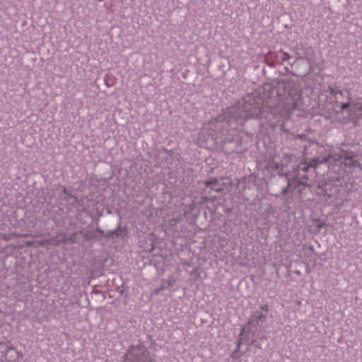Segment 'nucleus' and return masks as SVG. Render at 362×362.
Here are the masks:
<instances>
[{
  "label": "nucleus",
  "instance_id": "nucleus-11",
  "mask_svg": "<svg viewBox=\"0 0 362 362\" xmlns=\"http://www.w3.org/2000/svg\"><path fill=\"white\" fill-rule=\"evenodd\" d=\"M105 231L100 228L99 227L96 228L93 230H88V231H83V239L87 241H92V240H97L100 241L102 238H104Z\"/></svg>",
  "mask_w": 362,
  "mask_h": 362
},
{
  "label": "nucleus",
  "instance_id": "nucleus-18",
  "mask_svg": "<svg viewBox=\"0 0 362 362\" xmlns=\"http://www.w3.org/2000/svg\"><path fill=\"white\" fill-rule=\"evenodd\" d=\"M250 340V334L244 332H240L238 339L236 342V345L241 346L242 344L247 342Z\"/></svg>",
  "mask_w": 362,
  "mask_h": 362
},
{
  "label": "nucleus",
  "instance_id": "nucleus-21",
  "mask_svg": "<svg viewBox=\"0 0 362 362\" xmlns=\"http://www.w3.org/2000/svg\"><path fill=\"white\" fill-rule=\"evenodd\" d=\"M116 78L112 74H106L104 78L105 85L107 87H112L116 83Z\"/></svg>",
  "mask_w": 362,
  "mask_h": 362
},
{
  "label": "nucleus",
  "instance_id": "nucleus-42",
  "mask_svg": "<svg viewBox=\"0 0 362 362\" xmlns=\"http://www.w3.org/2000/svg\"><path fill=\"white\" fill-rule=\"evenodd\" d=\"M346 95H345L344 94V96H343V97H346V98L348 99V93H347V92H346Z\"/></svg>",
  "mask_w": 362,
  "mask_h": 362
},
{
  "label": "nucleus",
  "instance_id": "nucleus-30",
  "mask_svg": "<svg viewBox=\"0 0 362 362\" xmlns=\"http://www.w3.org/2000/svg\"><path fill=\"white\" fill-rule=\"evenodd\" d=\"M320 160H322V163H329L330 162L331 159L332 158V156L329 154L320 156Z\"/></svg>",
  "mask_w": 362,
  "mask_h": 362
},
{
  "label": "nucleus",
  "instance_id": "nucleus-41",
  "mask_svg": "<svg viewBox=\"0 0 362 362\" xmlns=\"http://www.w3.org/2000/svg\"><path fill=\"white\" fill-rule=\"evenodd\" d=\"M302 177H303V179H305V180H308V177H307V175H303Z\"/></svg>",
  "mask_w": 362,
  "mask_h": 362
},
{
  "label": "nucleus",
  "instance_id": "nucleus-44",
  "mask_svg": "<svg viewBox=\"0 0 362 362\" xmlns=\"http://www.w3.org/2000/svg\"><path fill=\"white\" fill-rule=\"evenodd\" d=\"M2 238H3V239H4V240H8V238H6L5 237V235H4Z\"/></svg>",
  "mask_w": 362,
  "mask_h": 362
},
{
  "label": "nucleus",
  "instance_id": "nucleus-19",
  "mask_svg": "<svg viewBox=\"0 0 362 362\" xmlns=\"http://www.w3.org/2000/svg\"><path fill=\"white\" fill-rule=\"evenodd\" d=\"M245 351H241L240 346H238V345H236L235 350L233 351L230 354V358H232L233 360L238 361L245 353Z\"/></svg>",
  "mask_w": 362,
  "mask_h": 362
},
{
  "label": "nucleus",
  "instance_id": "nucleus-7",
  "mask_svg": "<svg viewBox=\"0 0 362 362\" xmlns=\"http://www.w3.org/2000/svg\"><path fill=\"white\" fill-rule=\"evenodd\" d=\"M284 177L287 181V185L282 187L281 194L282 195H286L288 192H293L296 185H303V182L300 180L298 175H293L289 174H284Z\"/></svg>",
  "mask_w": 362,
  "mask_h": 362
},
{
  "label": "nucleus",
  "instance_id": "nucleus-16",
  "mask_svg": "<svg viewBox=\"0 0 362 362\" xmlns=\"http://www.w3.org/2000/svg\"><path fill=\"white\" fill-rule=\"evenodd\" d=\"M175 283V279H168L167 281H165L164 283H163L158 288H156L154 290V293L155 294H158L161 291L168 288V287H170L172 286Z\"/></svg>",
  "mask_w": 362,
  "mask_h": 362
},
{
  "label": "nucleus",
  "instance_id": "nucleus-6",
  "mask_svg": "<svg viewBox=\"0 0 362 362\" xmlns=\"http://www.w3.org/2000/svg\"><path fill=\"white\" fill-rule=\"evenodd\" d=\"M204 188L202 189V192L204 194L211 195L212 192H222L223 191L224 184L221 182L216 177H211L206 180L203 181Z\"/></svg>",
  "mask_w": 362,
  "mask_h": 362
},
{
  "label": "nucleus",
  "instance_id": "nucleus-43",
  "mask_svg": "<svg viewBox=\"0 0 362 362\" xmlns=\"http://www.w3.org/2000/svg\"><path fill=\"white\" fill-rule=\"evenodd\" d=\"M310 250H312V251H313V250H314L313 247V246H310Z\"/></svg>",
  "mask_w": 362,
  "mask_h": 362
},
{
  "label": "nucleus",
  "instance_id": "nucleus-27",
  "mask_svg": "<svg viewBox=\"0 0 362 362\" xmlns=\"http://www.w3.org/2000/svg\"><path fill=\"white\" fill-rule=\"evenodd\" d=\"M156 239L157 238L155 237V235L153 234H151L148 237V240L150 241V245H151V248L149 249L150 252L153 251L155 249L156 243Z\"/></svg>",
  "mask_w": 362,
  "mask_h": 362
},
{
  "label": "nucleus",
  "instance_id": "nucleus-38",
  "mask_svg": "<svg viewBox=\"0 0 362 362\" xmlns=\"http://www.w3.org/2000/svg\"><path fill=\"white\" fill-rule=\"evenodd\" d=\"M7 356L10 358H12L14 362H18L16 360H15V358H16V355L14 354V352H11V354H7ZM20 360L21 359H18V362H20Z\"/></svg>",
  "mask_w": 362,
  "mask_h": 362
},
{
  "label": "nucleus",
  "instance_id": "nucleus-25",
  "mask_svg": "<svg viewBox=\"0 0 362 362\" xmlns=\"http://www.w3.org/2000/svg\"><path fill=\"white\" fill-rule=\"evenodd\" d=\"M309 163L311 165L312 168H314V169L316 167H317L320 164L322 163V160H320V156L318 157L312 158Z\"/></svg>",
  "mask_w": 362,
  "mask_h": 362
},
{
  "label": "nucleus",
  "instance_id": "nucleus-39",
  "mask_svg": "<svg viewBox=\"0 0 362 362\" xmlns=\"http://www.w3.org/2000/svg\"><path fill=\"white\" fill-rule=\"evenodd\" d=\"M297 137L300 139L305 140L306 139V135L304 134H298Z\"/></svg>",
  "mask_w": 362,
  "mask_h": 362
},
{
  "label": "nucleus",
  "instance_id": "nucleus-28",
  "mask_svg": "<svg viewBox=\"0 0 362 362\" xmlns=\"http://www.w3.org/2000/svg\"><path fill=\"white\" fill-rule=\"evenodd\" d=\"M329 92L333 96H336L337 95H339V94L341 95V96H344L343 91H341V90H339V89H335L330 86L329 87Z\"/></svg>",
  "mask_w": 362,
  "mask_h": 362
},
{
  "label": "nucleus",
  "instance_id": "nucleus-2",
  "mask_svg": "<svg viewBox=\"0 0 362 362\" xmlns=\"http://www.w3.org/2000/svg\"><path fill=\"white\" fill-rule=\"evenodd\" d=\"M300 97V90L293 83L286 81H276L274 83H265L255 95H249L247 98H251V102L258 103L261 109L264 110V118L269 114V107L264 103H279L284 102L293 103Z\"/></svg>",
  "mask_w": 362,
  "mask_h": 362
},
{
  "label": "nucleus",
  "instance_id": "nucleus-8",
  "mask_svg": "<svg viewBox=\"0 0 362 362\" xmlns=\"http://www.w3.org/2000/svg\"><path fill=\"white\" fill-rule=\"evenodd\" d=\"M294 49L296 50V54L297 55L296 60L306 59L309 61V59L312 57L315 53L311 47L301 42L297 43Z\"/></svg>",
  "mask_w": 362,
  "mask_h": 362
},
{
  "label": "nucleus",
  "instance_id": "nucleus-24",
  "mask_svg": "<svg viewBox=\"0 0 362 362\" xmlns=\"http://www.w3.org/2000/svg\"><path fill=\"white\" fill-rule=\"evenodd\" d=\"M201 199H202V200H201L200 203L202 204H203L207 203L209 200H211V201L216 200V196H210L209 194H204L202 193Z\"/></svg>",
  "mask_w": 362,
  "mask_h": 362
},
{
  "label": "nucleus",
  "instance_id": "nucleus-10",
  "mask_svg": "<svg viewBox=\"0 0 362 362\" xmlns=\"http://www.w3.org/2000/svg\"><path fill=\"white\" fill-rule=\"evenodd\" d=\"M128 231L126 227H122L119 223L117 228L112 230H108L105 233L104 238L107 240H114L116 238H124L127 235Z\"/></svg>",
  "mask_w": 362,
  "mask_h": 362
},
{
  "label": "nucleus",
  "instance_id": "nucleus-36",
  "mask_svg": "<svg viewBox=\"0 0 362 362\" xmlns=\"http://www.w3.org/2000/svg\"><path fill=\"white\" fill-rule=\"evenodd\" d=\"M245 325H247V326H250V327H251V326H253V327L257 326V324L255 323V320L253 317H252L250 319H249Z\"/></svg>",
  "mask_w": 362,
  "mask_h": 362
},
{
  "label": "nucleus",
  "instance_id": "nucleus-22",
  "mask_svg": "<svg viewBox=\"0 0 362 362\" xmlns=\"http://www.w3.org/2000/svg\"><path fill=\"white\" fill-rule=\"evenodd\" d=\"M82 234H83V230H81L78 232L72 233L68 238V242L71 244L79 243L80 240L77 238V236H78V235H82Z\"/></svg>",
  "mask_w": 362,
  "mask_h": 362
},
{
  "label": "nucleus",
  "instance_id": "nucleus-13",
  "mask_svg": "<svg viewBox=\"0 0 362 362\" xmlns=\"http://www.w3.org/2000/svg\"><path fill=\"white\" fill-rule=\"evenodd\" d=\"M264 62L270 67H274L277 63L280 64V54L276 52H269L264 56Z\"/></svg>",
  "mask_w": 362,
  "mask_h": 362
},
{
  "label": "nucleus",
  "instance_id": "nucleus-35",
  "mask_svg": "<svg viewBox=\"0 0 362 362\" xmlns=\"http://www.w3.org/2000/svg\"><path fill=\"white\" fill-rule=\"evenodd\" d=\"M254 346L257 349H262L260 343L257 342L255 339L252 340V341L249 344V346Z\"/></svg>",
  "mask_w": 362,
  "mask_h": 362
},
{
  "label": "nucleus",
  "instance_id": "nucleus-20",
  "mask_svg": "<svg viewBox=\"0 0 362 362\" xmlns=\"http://www.w3.org/2000/svg\"><path fill=\"white\" fill-rule=\"evenodd\" d=\"M252 317H254L255 323L257 325L259 322H264L267 319L266 314H261L258 311L255 312Z\"/></svg>",
  "mask_w": 362,
  "mask_h": 362
},
{
  "label": "nucleus",
  "instance_id": "nucleus-32",
  "mask_svg": "<svg viewBox=\"0 0 362 362\" xmlns=\"http://www.w3.org/2000/svg\"><path fill=\"white\" fill-rule=\"evenodd\" d=\"M362 106V98L352 100V107Z\"/></svg>",
  "mask_w": 362,
  "mask_h": 362
},
{
  "label": "nucleus",
  "instance_id": "nucleus-5",
  "mask_svg": "<svg viewBox=\"0 0 362 362\" xmlns=\"http://www.w3.org/2000/svg\"><path fill=\"white\" fill-rule=\"evenodd\" d=\"M283 168L280 167L277 162L274 160H269L264 165L263 168L264 175L267 177H272L275 175H278L280 177H284V174H289L290 173H282Z\"/></svg>",
  "mask_w": 362,
  "mask_h": 362
},
{
  "label": "nucleus",
  "instance_id": "nucleus-29",
  "mask_svg": "<svg viewBox=\"0 0 362 362\" xmlns=\"http://www.w3.org/2000/svg\"><path fill=\"white\" fill-rule=\"evenodd\" d=\"M327 226L326 223L323 221H320V220H317V225L315 226V230L317 231V232H320V230H321V228L325 227Z\"/></svg>",
  "mask_w": 362,
  "mask_h": 362
},
{
  "label": "nucleus",
  "instance_id": "nucleus-14",
  "mask_svg": "<svg viewBox=\"0 0 362 362\" xmlns=\"http://www.w3.org/2000/svg\"><path fill=\"white\" fill-rule=\"evenodd\" d=\"M356 115V119H362V106L351 107L349 110V116L354 117Z\"/></svg>",
  "mask_w": 362,
  "mask_h": 362
},
{
  "label": "nucleus",
  "instance_id": "nucleus-1",
  "mask_svg": "<svg viewBox=\"0 0 362 362\" xmlns=\"http://www.w3.org/2000/svg\"><path fill=\"white\" fill-rule=\"evenodd\" d=\"M252 103L251 98H244L243 102H238L226 109L216 117L215 127L218 130L226 132L227 136L234 137V132L250 119L264 118V112L258 103Z\"/></svg>",
  "mask_w": 362,
  "mask_h": 362
},
{
  "label": "nucleus",
  "instance_id": "nucleus-45",
  "mask_svg": "<svg viewBox=\"0 0 362 362\" xmlns=\"http://www.w3.org/2000/svg\"><path fill=\"white\" fill-rule=\"evenodd\" d=\"M95 293H100V291H94Z\"/></svg>",
  "mask_w": 362,
  "mask_h": 362
},
{
  "label": "nucleus",
  "instance_id": "nucleus-31",
  "mask_svg": "<svg viewBox=\"0 0 362 362\" xmlns=\"http://www.w3.org/2000/svg\"><path fill=\"white\" fill-rule=\"evenodd\" d=\"M348 119H349V121L350 122H351L354 124V127H358L359 126L358 122L361 119H356V115L354 117H353V116H348Z\"/></svg>",
  "mask_w": 362,
  "mask_h": 362
},
{
  "label": "nucleus",
  "instance_id": "nucleus-34",
  "mask_svg": "<svg viewBox=\"0 0 362 362\" xmlns=\"http://www.w3.org/2000/svg\"><path fill=\"white\" fill-rule=\"evenodd\" d=\"M240 332H244L245 334H250L251 332V327L247 326L246 325H243L241 328Z\"/></svg>",
  "mask_w": 362,
  "mask_h": 362
},
{
  "label": "nucleus",
  "instance_id": "nucleus-37",
  "mask_svg": "<svg viewBox=\"0 0 362 362\" xmlns=\"http://www.w3.org/2000/svg\"><path fill=\"white\" fill-rule=\"evenodd\" d=\"M260 309H261V310L264 312L265 314H267L268 313V311H269V306L267 304L266 305H263L260 306Z\"/></svg>",
  "mask_w": 362,
  "mask_h": 362
},
{
  "label": "nucleus",
  "instance_id": "nucleus-15",
  "mask_svg": "<svg viewBox=\"0 0 362 362\" xmlns=\"http://www.w3.org/2000/svg\"><path fill=\"white\" fill-rule=\"evenodd\" d=\"M345 92L348 93V101L341 104L340 110L341 112L344 110H347V113L349 114V110L352 107V99L351 97L350 91L347 89H345Z\"/></svg>",
  "mask_w": 362,
  "mask_h": 362
},
{
  "label": "nucleus",
  "instance_id": "nucleus-12",
  "mask_svg": "<svg viewBox=\"0 0 362 362\" xmlns=\"http://www.w3.org/2000/svg\"><path fill=\"white\" fill-rule=\"evenodd\" d=\"M0 352L4 355L5 357L7 356V354H11V352H14L16 355L15 360L18 362V359H22L23 357L21 351H18L16 349L12 346H7L4 342H0Z\"/></svg>",
  "mask_w": 362,
  "mask_h": 362
},
{
  "label": "nucleus",
  "instance_id": "nucleus-33",
  "mask_svg": "<svg viewBox=\"0 0 362 362\" xmlns=\"http://www.w3.org/2000/svg\"><path fill=\"white\" fill-rule=\"evenodd\" d=\"M162 151L164 152L168 156L173 157L174 156V151L173 149H167L165 147H162Z\"/></svg>",
  "mask_w": 362,
  "mask_h": 362
},
{
  "label": "nucleus",
  "instance_id": "nucleus-26",
  "mask_svg": "<svg viewBox=\"0 0 362 362\" xmlns=\"http://www.w3.org/2000/svg\"><path fill=\"white\" fill-rule=\"evenodd\" d=\"M280 64H282L285 61H288L291 58V56L286 53L283 52L282 50L280 51Z\"/></svg>",
  "mask_w": 362,
  "mask_h": 362
},
{
  "label": "nucleus",
  "instance_id": "nucleus-3",
  "mask_svg": "<svg viewBox=\"0 0 362 362\" xmlns=\"http://www.w3.org/2000/svg\"><path fill=\"white\" fill-rule=\"evenodd\" d=\"M216 117L207 123H204L203 127L198 133L197 141L201 146L212 148L218 144H221L223 148L231 151L239 149V139L227 136L226 132L218 130L215 127Z\"/></svg>",
  "mask_w": 362,
  "mask_h": 362
},
{
  "label": "nucleus",
  "instance_id": "nucleus-17",
  "mask_svg": "<svg viewBox=\"0 0 362 362\" xmlns=\"http://www.w3.org/2000/svg\"><path fill=\"white\" fill-rule=\"evenodd\" d=\"M62 192L66 195L64 197V200L69 202L71 199H73V204H76L77 202V197L75 195L71 194L70 191L68 190L64 186L62 188Z\"/></svg>",
  "mask_w": 362,
  "mask_h": 362
},
{
  "label": "nucleus",
  "instance_id": "nucleus-23",
  "mask_svg": "<svg viewBox=\"0 0 362 362\" xmlns=\"http://www.w3.org/2000/svg\"><path fill=\"white\" fill-rule=\"evenodd\" d=\"M312 166L310 164V163H300L298 165V168H297V172L299 173L300 171H303L304 173H306L309 170L310 168H311Z\"/></svg>",
  "mask_w": 362,
  "mask_h": 362
},
{
  "label": "nucleus",
  "instance_id": "nucleus-9",
  "mask_svg": "<svg viewBox=\"0 0 362 362\" xmlns=\"http://www.w3.org/2000/svg\"><path fill=\"white\" fill-rule=\"evenodd\" d=\"M356 157V154L348 150H341L339 158L343 160L344 164L349 167H357L362 168V165L354 158Z\"/></svg>",
  "mask_w": 362,
  "mask_h": 362
},
{
  "label": "nucleus",
  "instance_id": "nucleus-40",
  "mask_svg": "<svg viewBox=\"0 0 362 362\" xmlns=\"http://www.w3.org/2000/svg\"><path fill=\"white\" fill-rule=\"evenodd\" d=\"M69 204L75 205L76 204H73V199H71L69 202H67Z\"/></svg>",
  "mask_w": 362,
  "mask_h": 362
},
{
  "label": "nucleus",
  "instance_id": "nucleus-4",
  "mask_svg": "<svg viewBox=\"0 0 362 362\" xmlns=\"http://www.w3.org/2000/svg\"><path fill=\"white\" fill-rule=\"evenodd\" d=\"M123 358L122 362H156L147 347L141 341L137 345H131Z\"/></svg>",
  "mask_w": 362,
  "mask_h": 362
}]
</instances>
